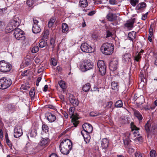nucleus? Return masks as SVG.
Instances as JSON below:
<instances>
[{
	"instance_id": "nucleus-5",
	"label": "nucleus",
	"mask_w": 157,
	"mask_h": 157,
	"mask_svg": "<svg viewBox=\"0 0 157 157\" xmlns=\"http://www.w3.org/2000/svg\"><path fill=\"white\" fill-rule=\"evenodd\" d=\"M94 65L90 60H85L82 64L80 65V69L82 71L85 72L92 69Z\"/></svg>"
},
{
	"instance_id": "nucleus-62",
	"label": "nucleus",
	"mask_w": 157,
	"mask_h": 157,
	"mask_svg": "<svg viewBox=\"0 0 157 157\" xmlns=\"http://www.w3.org/2000/svg\"><path fill=\"white\" fill-rule=\"evenodd\" d=\"M0 138L2 140L3 138V131L2 130H1L0 131Z\"/></svg>"
},
{
	"instance_id": "nucleus-48",
	"label": "nucleus",
	"mask_w": 157,
	"mask_h": 157,
	"mask_svg": "<svg viewBox=\"0 0 157 157\" xmlns=\"http://www.w3.org/2000/svg\"><path fill=\"white\" fill-rule=\"evenodd\" d=\"M35 94V92L34 90V89L33 90H31L29 92V94L31 98L34 97Z\"/></svg>"
},
{
	"instance_id": "nucleus-38",
	"label": "nucleus",
	"mask_w": 157,
	"mask_h": 157,
	"mask_svg": "<svg viewBox=\"0 0 157 157\" xmlns=\"http://www.w3.org/2000/svg\"><path fill=\"white\" fill-rule=\"evenodd\" d=\"M47 44V42L44 40L40 41L39 44V46L40 48H43Z\"/></svg>"
},
{
	"instance_id": "nucleus-25",
	"label": "nucleus",
	"mask_w": 157,
	"mask_h": 157,
	"mask_svg": "<svg viewBox=\"0 0 157 157\" xmlns=\"http://www.w3.org/2000/svg\"><path fill=\"white\" fill-rule=\"evenodd\" d=\"M128 37L132 41H133V40L135 39L136 37V32L134 31L129 32L128 35Z\"/></svg>"
},
{
	"instance_id": "nucleus-54",
	"label": "nucleus",
	"mask_w": 157,
	"mask_h": 157,
	"mask_svg": "<svg viewBox=\"0 0 157 157\" xmlns=\"http://www.w3.org/2000/svg\"><path fill=\"white\" fill-rule=\"evenodd\" d=\"M135 155L136 157H142V155L141 153L139 152H136L135 153Z\"/></svg>"
},
{
	"instance_id": "nucleus-34",
	"label": "nucleus",
	"mask_w": 157,
	"mask_h": 157,
	"mask_svg": "<svg viewBox=\"0 0 157 157\" xmlns=\"http://www.w3.org/2000/svg\"><path fill=\"white\" fill-rule=\"evenodd\" d=\"M58 84L61 88L63 89H65V83L64 81L61 80L58 82Z\"/></svg>"
},
{
	"instance_id": "nucleus-22",
	"label": "nucleus",
	"mask_w": 157,
	"mask_h": 157,
	"mask_svg": "<svg viewBox=\"0 0 157 157\" xmlns=\"http://www.w3.org/2000/svg\"><path fill=\"white\" fill-rule=\"evenodd\" d=\"M146 6V4L145 3L142 2L138 4L136 8V10L141 11L145 9Z\"/></svg>"
},
{
	"instance_id": "nucleus-14",
	"label": "nucleus",
	"mask_w": 157,
	"mask_h": 157,
	"mask_svg": "<svg viewBox=\"0 0 157 157\" xmlns=\"http://www.w3.org/2000/svg\"><path fill=\"white\" fill-rule=\"evenodd\" d=\"M131 128L132 130V134H129L128 136L129 138H131V136H136V135L138 136L139 135V134L138 133V130L139 129L138 128L136 127L135 125H134L132 123H131Z\"/></svg>"
},
{
	"instance_id": "nucleus-15",
	"label": "nucleus",
	"mask_w": 157,
	"mask_h": 157,
	"mask_svg": "<svg viewBox=\"0 0 157 157\" xmlns=\"http://www.w3.org/2000/svg\"><path fill=\"white\" fill-rule=\"evenodd\" d=\"M14 136L16 138L21 136L22 134V132L20 126H17L14 129Z\"/></svg>"
},
{
	"instance_id": "nucleus-46",
	"label": "nucleus",
	"mask_w": 157,
	"mask_h": 157,
	"mask_svg": "<svg viewBox=\"0 0 157 157\" xmlns=\"http://www.w3.org/2000/svg\"><path fill=\"white\" fill-rule=\"evenodd\" d=\"M5 28V25L2 22L0 21V32L3 30Z\"/></svg>"
},
{
	"instance_id": "nucleus-47",
	"label": "nucleus",
	"mask_w": 157,
	"mask_h": 157,
	"mask_svg": "<svg viewBox=\"0 0 157 157\" xmlns=\"http://www.w3.org/2000/svg\"><path fill=\"white\" fill-rule=\"evenodd\" d=\"M37 135L36 132L35 130H32L30 132L31 136L32 137H34Z\"/></svg>"
},
{
	"instance_id": "nucleus-37",
	"label": "nucleus",
	"mask_w": 157,
	"mask_h": 157,
	"mask_svg": "<svg viewBox=\"0 0 157 157\" xmlns=\"http://www.w3.org/2000/svg\"><path fill=\"white\" fill-rule=\"evenodd\" d=\"M84 138L85 142L86 144L89 143L90 137L88 134L86 133V135H85V136H84Z\"/></svg>"
},
{
	"instance_id": "nucleus-7",
	"label": "nucleus",
	"mask_w": 157,
	"mask_h": 157,
	"mask_svg": "<svg viewBox=\"0 0 157 157\" xmlns=\"http://www.w3.org/2000/svg\"><path fill=\"white\" fill-rule=\"evenodd\" d=\"M75 108L74 107H71L69 110V114L71 115V117L72 118V122L73 123L75 127H76L79 123V121H78V118L75 116L74 112Z\"/></svg>"
},
{
	"instance_id": "nucleus-2",
	"label": "nucleus",
	"mask_w": 157,
	"mask_h": 157,
	"mask_svg": "<svg viewBox=\"0 0 157 157\" xmlns=\"http://www.w3.org/2000/svg\"><path fill=\"white\" fill-rule=\"evenodd\" d=\"M101 50L103 54L105 55H111L113 52V45L109 43H104L101 47Z\"/></svg>"
},
{
	"instance_id": "nucleus-11",
	"label": "nucleus",
	"mask_w": 157,
	"mask_h": 157,
	"mask_svg": "<svg viewBox=\"0 0 157 157\" xmlns=\"http://www.w3.org/2000/svg\"><path fill=\"white\" fill-rule=\"evenodd\" d=\"M33 24L32 28V31L34 33H38L41 31L40 27L38 26V21L35 18H33Z\"/></svg>"
},
{
	"instance_id": "nucleus-32",
	"label": "nucleus",
	"mask_w": 157,
	"mask_h": 157,
	"mask_svg": "<svg viewBox=\"0 0 157 157\" xmlns=\"http://www.w3.org/2000/svg\"><path fill=\"white\" fill-rule=\"evenodd\" d=\"M42 130L45 133L49 131V128L48 126L46 124H43L42 127Z\"/></svg>"
},
{
	"instance_id": "nucleus-49",
	"label": "nucleus",
	"mask_w": 157,
	"mask_h": 157,
	"mask_svg": "<svg viewBox=\"0 0 157 157\" xmlns=\"http://www.w3.org/2000/svg\"><path fill=\"white\" fill-rule=\"evenodd\" d=\"M112 36L113 34L109 30L106 32V38H108L110 37H112Z\"/></svg>"
},
{
	"instance_id": "nucleus-30",
	"label": "nucleus",
	"mask_w": 157,
	"mask_h": 157,
	"mask_svg": "<svg viewBox=\"0 0 157 157\" xmlns=\"http://www.w3.org/2000/svg\"><path fill=\"white\" fill-rule=\"evenodd\" d=\"M111 88L113 90H117L118 89V85L117 83L115 82H112Z\"/></svg>"
},
{
	"instance_id": "nucleus-4",
	"label": "nucleus",
	"mask_w": 157,
	"mask_h": 157,
	"mask_svg": "<svg viewBox=\"0 0 157 157\" xmlns=\"http://www.w3.org/2000/svg\"><path fill=\"white\" fill-rule=\"evenodd\" d=\"M12 82L9 78L3 77L0 79V89L4 90L10 87L12 84Z\"/></svg>"
},
{
	"instance_id": "nucleus-21",
	"label": "nucleus",
	"mask_w": 157,
	"mask_h": 157,
	"mask_svg": "<svg viewBox=\"0 0 157 157\" xmlns=\"http://www.w3.org/2000/svg\"><path fill=\"white\" fill-rule=\"evenodd\" d=\"M46 116H47V119L50 122H54L56 119V116L51 113H47L46 114Z\"/></svg>"
},
{
	"instance_id": "nucleus-31",
	"label": "nucleus",
	"mask_w": 157,
	"mask_h": 157,
	"mask_svg": "<svg viewBox=\"0 0 157 157\" xmlns=\"http://www.w3.org/2000/svg\"><path fill=\"white\" fill-rule=\"evenodd\" d=\"M115 106L117 108L121 107L123 106V103L122 101L121 100L117 101L115 104Z\"/></svg>"
},
{
	"instance_id": "nucleus-51",
	"label": "nucleus",
	"mask_w": 157,
	"mask_h": 157,
	"mask_svg": "<svg viewBox=\"0 0 157 157\" xmlns=\"http://www.w3.org/2000/svg\"><path fill=\"white\" fill-rule=\"evenodd\" d=\"M140 58V53H139L135 57V59L137 61H139Z\"/></svg>"
},
{
	"instance_id": "nucleus-56",
	"label": "nucleus",
	"mask_w": 157,
	"mask_h": 157,
	"mask_svg": "<svg viewBox=\"0 0 157 157\" xmlns=\"http://www.w3.org/2000/svg\"><path fill=\"white\" fill-rule=\"evenodd\" d=\"M6 141L7 144L8 145V146L10 147H12V144L10 140H6Z\"/></svg>"
},
{
	"instance_id": "nucleus-61",
	"label": "nucleus",
	"mask_w": 157,
	"mask_h": 157,
	"mask_svg": "<svg viewBox=\"0 0 157 157\" xmlns=\"http://www.w3.org/2000/svg\"><path fill=\"white\" fill-rule=\"evenodd\" d=\"M154 104L155 105V106L151 107V109H153L155 108V106H157V99L154 101Z\"/></svg>"
},
{
	"instance_id": "nucleus-55",
	"label": "nucleus",
	"mask_w": 157,
	"mask_h": 157,
	"mask_svg": "<svg viewBox=\"0 0 157 157\" xmlns=\"http://www.w3.org/2000/svg\"><path fill=\"white\" fill-rule=\"evenodd\" d=\"M51 64L54 65L56 66L57 65V63L56 60L54 59H52L51 61Z\"/></svg>"
},
{
	"instance_id": "nucleus-41",
	"label": "nucleus",
	"mask_w": 157,
	"mask_h": 157,
	"mask_svg": "<svg viewBox=\"0 0 157 157\" xmlns=\"http://www.w3.org/2000/svg\"><path fill=\"white\" fill-rule=\"evenodd\" d=\"M49 31L48 30H46L44 32L43 37L44 39H47L48 36Z\"/></svg>"
},
{
	"instance_id": "nucleus-29",
	"label": "nucleus",
	"mask_w": 157,
	"mask_h": 157,
	"mask_svg": "<svg viewBox=\"0 0 157 157\" xmlns=\"http://www.w3.org/2000/svg\"><path fill=\"white\" fill-rule=\"evenodd\" d=\"M90 88V85L89 83H88L84 85L82 87V90L85 92L88 91Z\"/></svg>"
},
{
	"instance_id": "nucleus-9",
	"label": "nucleus",
	"mask_w": 157,
	"mask_h": 157,
	"mask_svg": "<svg viewBox=\"0 0 157 157\" xmlns=\"http://www.w3.org/2000/svg\"><path fill=\"white\" fill-rule=\"evenodd\" d=\"M97 66L101 75H104L106 73V66L103 61L99 60L97 63Z\"/></svg>"
},
{
	"instance_id": "nucleus-63",
	"label": "nucleus",
	"mask_w": 157,
	"mask_h": 157,
	"mask_svg": "<svg viewBox=\"0 0 157 157\" xmlns=\"http://www.w3.org/2000/svg\"><path fill=\"white\" fill-rule=\"evenodd\" d=\"M48 88V85H45L44 88L43 90V91L44 92H46Z\"/></svg>"
},
{
	"instance_id": "nucleus-64",
	"label": "nucleus",
	"mask_w": 157,
	"mask_h": 157,
	"mask_svg": "<svg viewBox=\"0 0 157 157\" xmlns=\"http://www.w3.org/2000/svg\"><path fill=\"white\" fill-rule=\"evenodd\" d=\"M49 157H58L57 155L55 154H52Z\"/></svg>"
},
{
	"instance_id": "nucleus-8",
	"label": "nucleus",
	"mask_w": 157,
	"mask_h": 157,
	"mask_svg": "<svg viewBox=\"0 0 157 157\" xmlns=\"http://www.w3.org/2000/svg\"><path fill=\"white\" fill-rule=\"evenodd\" d=\"M13 34L14 37L17 40H22L25 39L24 32L19 29L14 28Z\"/></svg>"
},
{
	"instance_id": "nucleus-1",
	"label": "nucleus",
	"mask_w": 157,
	"mask_h": 157,
	"mask_svg": "<svg viewBox=\"0 0 157 157\" xmlns=\"http://www.w3.org/2000/svg\"><path fill=\"white\" fill-rule=\"evenodd\" d=\"M72 143L70 140L67 139H63L59 146L61 152L64 155L69 154L72 148Z\"/></svg>"
},
{
	"instance_id": "nucleus-18",
	"label": "nucleus",
	"mask_w": 157,
	"mask_h": 157,
	"mask_svg": "<svg viewBox=\"0 0 157 157\" xmlns=\"http://www.w3.org/2000/svg\"><path fill=\"white\" fill-rule=\"evenodd\" d=\"M106 17L108 21H115L117 19V14L111 13H108Z\"/></svg>"
},
{
	"instance_id": "nucleus-43",
	"label": "nucleus",
	"mask_w": 157,
	"mask_h": 157,
	"mask_svg": "<svg viewBox=\"0 0 157 157\" xmlns=\"http://www.w3.org/2000/svg\"><path fill=\"white\" fill-rule=\"evenodd\" d=\"M128 138L129 137H128V138L123 139L124 143L125 145H128L130 142Z\"/></svg>"
},
{
	"instance_id": "nucleus-36",
	"label": "nucleus",
	"mask_w": 157,
	"mask_h": 157,
	"mask_svg": "<svg viewBox=\"0 0 157 157\" xmlns=\"http://www.w3.org/2000/svg\"><path fill=\"white\" fill-rule=\"evenodd\" d=\"M34 0H27L26 4L29 7H31L34 3Z\"/></svg>"
},
{
	"instance_id": "nucleus-12",
	"label": "nucleus",
	"mask_w": 157,
	"mask_h": 157,
	"mask_svg": "<svg viewBox=\"0 0 157 157\" xmlns=\"http://www.w3.org/2000/svg\"><path fill=\"white\" fill-rule=\"evenodd\" d=\"M83 130L86 133H90L92 132L93 128L92 126L88 123L84 124L82 126Z\"/></svg>"
},
{
	"instance_id": "nucleus-57",
	"label": "nucleus",
	"mask_w": 157,
	"mask_h": 157,
	"mask_svg": "<svg viewBox=\"0 0 157 157\" xmlns=\"http://www.w3.org/2000/svg\"><path fill=\"white\" fill-rule=\"evenodd\" d=\"M147 14L148 13L147 12L144 14L143 15L141 18L143 20H145L147 17Z\"/></svg>"
},
{
	"instance_id": "nucleus-59",
	"label": "nucleus",
	"mask_w": 157,
	"mask_h": 157,
	"mask_svg": "<svg viewBox=\"0 0 157 157\" xmlns=\"http://www.w3.org/2000/svg\"><path fill=\"white\" fill-rule=\"evenodd\" d=\"M109 3L111 5H114L116 3L115 0H109Z\"/></svg>"
},
{
	"instance_id": "nucleus-17",
	"label": "nucleus",
	"mask_w": 157,
	"mask_h": 157,
	"mask_svg": "<svg viewBox=\"0 0 157 157\" xmlns=\"http://www.w3.org/2000/svg\"><path fill=\"white\" fill-rule=\"evenodd\" d=\"M131 55L129 53L124 54L122 56V60L125 63H128L131 61Z\"/></svg>"
},
{
	"instance_id": "nucleus-39",
	"label": "nucleus",
	"mask_w": 157,
	"mask_h": 157,
	"mask_svg": "<svg viewBox=\"0 0 157 157\" xmlns=\"http://www.w3.org/2000/svg\"><path fill=\"white\" fill-rule=\"evenodd\" d=\"M131 4L133 6H135L139 2L138 0H130Z\"/></svg>"
},
{
	"instance_id": "nucleus-45",
	"label": "nucleus",
	"mask_w": 157,
	"mask_h": 157,
	"mask_svg": "<svg viewBox=\"0 0 157 157\" xmlns=\"http://www.w3.org/2000/svg\"><path fill=\"white\" fill-rule=\"evenodd\" d=\"M31 63L32 62L31 60L30 59H27L25 60V66H28L29 65H30Z\"/></svg>"
},
{
	"instance_id": "nucleus-53",
	"label": "nucleus",
	"mask_w": 157,
	"mask_h": 157,
	"mask_svg": "<svg viewBox=\"0 0 157 157\" xmlns=\"http://www.w3.org/2000/svg\"><path fill=\"white\" fill-rule=\"evenodd\" d=\"M113 104V102L112 101L108 102L107 103L106 107H108V108H110L112 106Z\"/></svg>"
},
{
	"instance_id": "nucleus-3",
	"label": "nucleus",
	"mask_w": 157,
	"mask_h": 157,
	"mask_svg": "<svg viewBox=\"0 0 157 157\" xmlns=\"http://www.w3.org/2000/svg\"><path fill=\"white\" fill-rule=\"evenodd\" d=\"M20 21L17 17L15 16L8 24V26L7 27V30H9L10 31H13L17 26L19 25Z\"/></svg>"
},
{
	"instance_id": "nucleus-50",
	"label": "nucleus",
	"mask_w": 157,
	"mask_h": 157,
	"mask_svg": "<svg viewBox=\"0 0 157 157\" xmlns=\"http://www.w3.org/2000/svg\"><path fill=\"white\" fill-rule=\"evenodd\" d=\"M100 115H101V113H95L93 112H91L90 114V116L92 117H95L96 116H99Z\"/></svg>"
},
{
	"instance_id": "nucleus-40",
	"label": "nucleus",
	"mask_w": 157,
	"mask_h": 157,
	"mask_svg": "<svg viewBox=\"0 0 157 157\" xmlns=\"http://www.w3.org/2000/svg\"><path fill=\"white\" fill-rule=\"evenodd\" d=\"M7 108L9 111H14L15 109L14 106L11 104L8 105L7 106Z\"/></svg>"
},
{
	"instance_id": "nucleus-52",
	"label": "nucleus",
	"mask_w": 157,
	"mask_h": 157,
	"mask_svg": "<svg viewBox=\"0 0 157 157\" xmlns=\"http://www.w3.org/2000/svg\"><path fill=\"white\" fill-rule=\"evenodd\" d=\"M153 29L152 27V25H151L150 26V28L149 29V35H151V36H153Z\"/></svg>"
},
{
	"instance_id": "nucleus-44",
	"label": "nucleus",
	"mask_w": 157,
	"mask_h": 157,
	"mask_svg": "<svg viewBox=\"0 0 157 157\" xmlns=\"http://www.w3.org/2000/svg\"><path fill=\"white\" fill-rule=\"evenodd\" d=\"M150 154L151 157H155L156 155V151L154 150H151Z\"/></svg>"
},
{
	"instance_id": "nucleus-19",
	"label": "nucleus",
	"mask_w": 157,
	"mask_h": 157,
	"mask_svg": "<svg viewBox=\"0 0 157 157\" xmlns=\"http://www.w3.org/2000/svg\"><path fill=\"white\" fill-rule=\"evenodd\" d=\"M69 101L74 106H77L78 104V100L72 95H70L69 97Z\"/></svg>"
},
{
	"instance_id": "nucleus-13",
	"label": "nucleus",
	"mask_w": 157,
	"mask_h": 157,
	"mask_svg": "<svg viewBox=\"0 0 157 157\" xmlns=\"http://www.w3.org/2000/svg\"><path fill=\"white\" fill-rule=\"evenodd\" d=\"M82 51L85 52H91L92 47L88 44L84 43L82 44L81 46Z\"/></svg>"
},
{
	"instance_id": "nucleus-60",
	"label": "nucleus",
	"mask_w": 157,
	"mask_h": 157,
	"mask_svg": "<svg viewBox=\"0 0 157 157\" xmlns=\"http://www.w3.org/2000/svg\"><path fill=\"white\" fill-rule=\"evenodd\" d=\"M92 38L94 40H96L98 38V36L96 34H93L92 35Z\"/></svg>"
},
{
	"instance_id": "nucleus-23",
	"label": "nucleus",
	"mask_w": 157,
	"mask_h": 157,
	"mask_svg": "<svg viewBox=\"0 0 157 157\" xmlns=\"http://www.w3.org/2000/svg\"><path fill=\"white\" fill-rule=\"evenodd\" d=\"M134 22V19L128 21H127L126 23L124 24V26L128 29L133 28Z\"/></svg>"
},
{
	"instance_id": "nucleus-28",
	"label": "nucleus",
	"mask_w": 157,
	"mask_h": 157,
	"mask_svg": "<svg viewBox=\"0 0 157 157\" xmlns=\"http://www.w3.org/2000/svg\"><path fill=\"white\" fill-rule=\"evenodd\" d=\"M68 30V27L67 25L65 23H64L62 24V32L63 33H66Z\"/></svg>"
},
{
	"instance_id": "nucleus-35",
	"label": "nucleus",
	"mask_w": 157,
	"mask_h": 157,
	"mask_svg": "<svg viewBox=\"0 0 157 157\" xmlns=\"http://www.w3.org/2000/svg\"><path fill=\"white\" fill-rule=\"evenodd\" d=\"M55 21V20L53 18H51L48 22V26L49 28L52 27Z\"/></svg>"
},
{
	"instance_id": "nucleus-6",
	"label": "nucleus",
	"mask_w": 157,
	"mask_h": 157,
	"mask_svg": "<svg viewBox=\"0 0 157 157\" xmlns=\"http://www.w3.org/2000/svg\"><path fill=\"white\" fill-rule=\"evenodd\" d=\"M12 66L9 63H7L4 60L0 61V71L6 73L9 72L11 69Z\"/></svg>"
},
{
	"instance_id": "nucleus-20",
	"label": "nucleus",
	"mask_w": 157,
	"mask_h": 157,
	"mask_svg": "<svg viewBox=\"0 0 157 157\" xmlns=\"http://www.w3.org/2000/svg\"><path fill=\"white\" fill-rule=\"evenodd\" d=\"M101 147L102 149H106L109 144V141L106 138H104L101 141Z\"/></svg>"
},
{
	"instance_id": "nucleus-27",
	"label": "nucleus",
	"mask_w": 157,
	"mask_h": 157,
	"mask_svg": "<svg viewBox=\"0 0 157 157\" xmlns=\"http://www.w3.org/2000/svg\"><path fill=\"white\" fill-rule=\"evenodd\" d=\"M151 121L150 120H148L145 125V130L147 132H150L151 127Z\"/></svg>"
},
{
	"instance_id": "nucleus-16",
	"label": "nucleus",
	"mask_w": 157,
	"mask_h": 157,
	"mask_svg": "<svg viewBox=\"0 0 157 157\" xmlns=\"http://www.w3.org/2000/svg\"><path fill=\"white\" fill-rule=\"evenodd\" d=\"M49 142L50 140L48 137H42L39 144L41 146L45 147L48 145Z\"/></svg>"
},
{
	"instance_id": "nucleus-24",
	"label": "nucleus",
	"mask_w": 157,
	"mask_h": 157,
	"mask_svg": "<svg viewBox=\"0 0 157 157\" xmlns=\"http://www.w3.org/2000/svg\"><path fill=\"white\" fill-rule=\"evenodd\" d=\"M133 112L135 116L137 117L140 122L141 121L143 118L141 114L139 111L135 109H133Z\"/></svg>"
},
{
	"instance_id": "nucleus-42",
	"label": "nucleus",
	"mask_w": 157,
	"mask_h": 157,
	"mask_svg": "<svg viewBox=\"0 0 157 157\" xmlns=\"http://www.w3.org/2000/svg\"><path fill=\"white\" fill-rule=\"evenodd\" d=\"M39 48L37 46H34L32 50V52L33 53H35L38 52L39 51Z\"/></svg>"
},
{
	"instance_id": "nucleus-58",
	"label": "nucleus",
	"mask_w": 157,
	"mask_h": 157,
	"mask_svg": "<svg viewBox=\"0 0 157 157\" xmlns=\"http://www.w3.org/2000/svg\"><path fill=\"white\" fill-rule=\"evenodd\" d=\"M95 13V11H92L89 13H88V15L89 16H92Z\"/></svg>"
},
{
	"instance_id": "nucleus-10",
	"label": "nucleus",
	"mask_w": 157,
	"mask_h": 157,
	"mask_svg": "<svg viewBox=\"0 0 157 157\" xmlns=\"http://www.w3.org/2000/svg\"><path fill=\"white\" fill-rule=\"evenodd\" d=\"M118 63V59L116 58L112 59L110 62L109 67L110 69L113 71H114L117 69Z\"/></svg>"
},
{
	"instance_id": "nucleus-26",
	"label": "nucleus",
	"mask_w": 157,
	"mask_h": 157,
	"mask_svg": "<svg viewBox=\"0 0 157 157\" xmlns=\"http://www.w3.org/2000/svg\"><path fill=\"white\" fill-rule=\"evenodd\" d=\"M79 5L80 7L83 8L86 7L88 5L87 0H80Z\"/></svg>"
},
{
	"instance_id": "nucleus-33",
	"label": "nucleus",
	"mask_w": 157,
	"mask_h": 157,
	"mask_svg": "<svg viewBox=\"0 0 157 157\" xmlns=\"http://www.w3.org/2000/svg\"><path fill=\"white\" fill-rule=\"evenodd\" d=\"M55 39L53 38H51L50 40L49 46L53 49L55 46Z\"/></svg>"
}]
</instances>
